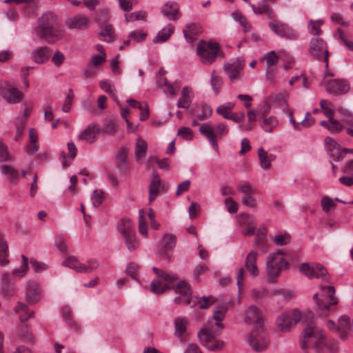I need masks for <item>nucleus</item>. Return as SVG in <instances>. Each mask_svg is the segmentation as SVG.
I'll return each instance as SVG.
<instances>
[{"label": "nucleus", "instance_id": "nucleus-1", "mask_svg": "<svg viewBox=\"0 0 353 353\" xmlns=\"http://www.w3.org/2000/svg\"><path fill=\"white\" fill-rule=\"evenodd\" d=\"M227 310H214L212 317L208 320L206 327L201 328L198 337L203 346L210 350H220L224 346V342L216 341L225 326L221 323L225 316Z\"/></svg>", "mask_w": 353, "mask_h": 353}, {"label": "nucleus", "instance_id": "nucleus-2", "mask_svg": "<svg viewBox=\"0 0 353 353\" xmlns=\"http://www.w3.org/2000/svg\"><path fill=\"white\" fill-rule=\"evenodd\" d=\"M245 323L253 324L249 338V345L252 350L261 352L265 350L269 344V338L264 328V322L261 310H246Z\"/></svg>", "mask_w": 353, "mask_h": 353}, {"label": "nucleus", "instance_id": "nucleus-3", "mask_svg": "<svg viewBox=\"0 0 353 353\" xmlns=\"http://www.w3.org/2000/svg\"><path fill=\"white\" fill-rule=\"evenodd\" d=\"M37 32L49 43L60 40L63 35L57 16L52 12H45L39 18Z\"/></svg>", "mask_w": 353, "mask_h": 353}, {"label": "nucleus", "instance_id": "nucleus-4", "mask_svg": "<svg viewBox=\"0 0 353 353\" xmlns=\"http://www.w3.org/2000/svg\"><path fill=\"white\" fill-rule=\"evenodd\" d=\"M310 317L313 318L312 310H285L276 317V327L281 332H288L300 321L310 322Z\"/></svg>", "mask_w": 353, "mask_h": 353}, {"label": "nucleus", "instance_id": "nucleus-5", "mask_svg": "<svg viewBox=\"0 0 353 353\" xmlns=\"http://www.w3.org/2000/svg\"><path fill=\"white\" fill-rule=\"evenodd\" d=\"M314 319L313 314V318L309 319L311 321L306 323L307 325L301 332L299 343L303 350L312 347L319 352L324 345L325 334L322 329L314 325Z\"/></svg>", "mask_w": 353, "mask_h": 353}, {"label": "nucleus", "instance_id": "nucleus-6", "mask_svg": "<svg viewBox=\"0 0 353 353\" xmlns=\"http://www.w3.org/2000/svg\"><path fill=\"white\" fill-rule=\"evenodd\" d=\"M284 252L279 249L270 254L266 261V271L271 278L279 276L283 268L289 269L290 264L283 258Z\"/></svg>", "mask_w": 353, "mask_h": 353}, {"label": "nucleus", "instance_id": "nucleus-7", "mask_svg": "<svg viewBox=\"0 0 353 353\" xmlns=\"http://www.w3.org/2000/svg\"><path fill=\"white\" fill-rule=\"evenodd\" d=\"M220 52V46L214 41H201L196 47V54L204 64H212Z\"/></svg>", "mask_w": 353, "mask_h": 353}, {"label": "nucleus", "instance_id": "nucleus-8", "mask_svg": "<svg viewBox=\"0 0 353 353\" xmlns=\"http://www.w3.org/2000/svg\"><path fill=\"white\" fill-rule=\"evenodd\" d=\"M173 290L176 293L180 294L179 296L174 298V303H179L181 307H194L193 303L196 296H192V288L186 281H181L178 282L173 286Z\"/></svg>", "mask_w": 353, "mask_h": 353}, {"label": "nucleus", "instance_id": "nucleus-9", "mask_svg": "<svg viewBox=\"0 0 353 353\" xmlns=\"http://www.w3.org/2000/svg\"><path fill=\"white\" fill-rule=\"evenodd\" d=\"M332 77V74L327 72L321 81V85L325 86L326 91L334 95L343 94L347 92L350 90L349 83L344 79H328Z\"/></svg>", "mask_w": 353, "mask_h": 353}, {"label": "nucleus", "instance_id": "nucleus-10", "mask_svg": "<svg viewBox=\"0 0 353 353\" xmlns=\"http://www.w3.org/2000/svg\"><path fill=\"white\" fill-rule=\"evenodd\" d=\"M62 264L79 273H90L99 267V262L95 259H90L87 261L86 263H83L73 256L68 257Z\"/></svg>", "mask_w": 353, "mask_h": 353}, {"label": "nucleus", "instance_id": "nucleus-11", "mask_svg": "<svg viewBox=\"0 0 353 353\" xmlns=\"http://www.w3.org/2000/svg\"><path fill=\"white\" fill-rule=\"evenodd\" d=\"M309 53L314 59H323L325 63V68H328V50L326 43L322 39L313 38L311 39Z\"/></svg>", "mask_w": 353, "mask_h": 353}, {"label": "nucleus", "instance_id": "nucleus-12", "mask_svg": "<svg viewBox=\"0 0 353 353\" xmlns=\"http://www.w3.org/2000/svg\"><path fill=\"white\" fill-rule=\"evenodd\" d=\"M323 299L320 302L318 299V294L313 296L314 300L316 302L319 309H330L331 306L336 305L338 303L335 297V289L333 286H324L321 288Z\"/></svg>", "mask_w": 353, "mask_h": 353}, {"label": "nucleus", "instance_id": "nucleus-13", "mask_svg": "<svg viewBox=\"0 0 353 353\" xmlns=\"http://www.w3.org/2000/svg\"><path fill=\"white\" fill-rule=\"evenodd\" d=\"M245 64L243 57H238L224 64L223 69L231 82L236 81L240 79L241 73Z\"/></svg>", "mask_w": 353, "mask_h": 353}, {"label": "nucleus", "instance_id": "nucleus-14", "mask_svg": "<svg viewBox=\"0 0 353 353\" xmlns=\"http://www.w3.org/2000/svg\"><path fill=\"white\" fill-rule=\"evenodd\" d=\"M301 272L309 279H321L323 281L327 280V271L321 264L303 263L300 267Z\"/></svg>", "mask_w": 353, "mask_h": 353}, {"label": "nucleus", "instance_id": "nucleus-15", "mask_svg": "<svg viewBox=\"0 0 353 353\" xmlns=\"http://www.w3.org/2000/svg\"><path fill=\"white\" fill-rule=\"evenodd\" d=\"M270 28L279 37L288 39L296 38V33L288 24L278 20H273L269 23Z\"/></svg>", "mask_w": 353, "mask_h": 353}, {"label": "nucleus", "instance_id": "nucleus-16", "mask_svg": "<svg viewBox=\"0 0 353 353\" xmlns=\"http://www.w3.org/2000/svg\"><path fill=\"white\" fill-rule=\"evenodd\" d=\"M0 95L10 103H18L23 98V92L10 84L0 85Z\"/></svg>", "mask_w": 353, "mask_h": 353}, {"label": "nucleus", "instance_id": "nucleus-17", "mask_svg": "<svg viewBox=\"0 0 353 353\" xmlns=\"http://www.w3.org/2000/svg\"><path fill=\"white\" fill-rule=\"evenodd\" d=\"M324 142L326 150L333 160L340 161L343 159L341 146L336 139L327 137H325Z\"/></svg>", "mask_w": 353, "mask_h": 353}, {"label": "nucleus", "instance_id": "nucleus-18", "mask_svg": "<svg viewBox=\"0 0 353 353\" xmlns=\"http://www.w3.org/2000/svg\"><path fill=\"white\" fill-rule=\"evenodd\" d=\"M41 293L39 284L34 281H28L26 287V300L30 303H37L41 299Z\"/></svg>", "mask_w": 353, "mask_h": 353}, {"label": "nucleus", "instance_id": "nucleus-19", "mask_svg": "<svg viewBox=\"0 0 353 353\" xmlns=\"http://www.w3.org/2000/svg\"><path fill=\"white\" fill-rule=\"evenodd\" d=\"M259 254L256 250H252L248 253L245 261V266L250 274L254 277L259 275V271L256 265Z\"/></svg>", "mask_w": 353, "mask_h": 353}, {"label": "nucleus", "instance_id": "nucleus-20", "mask_svg": "<svg viewBox=\"0 0 353 353\" xmlns=\"http://www.w3.org/2000/svg\"><path fill=\"white\" fill-rule=\"evenodd\" d=\"M99 135V130L95 125H88L79 135L78 139L89 143H94Z\"/></svg>", "mask_w": 353, "mask_h": 353}, {"label": "nucleus", "instance_id": "nucleus-21", "mask_svg": "<svg viewBox=\"0 0 353 353\" xmlns=\"http://www.w3.org/2000/svg\"><path fill=\"white\" fill-rule=\"evenodd\" d=\"M161 13L169 20L176 21L180 17L179 7L175 2L165 3L161 8Z\"/></svg>", "mask_w": 353, "mask_h": 353}, {"label": "nucleus", "instance_id": "nucleus-22", "mask_svg": "<svg viewBox=\"0 0 353 353\" xmlns=\"http://www.w3.org/2000/svg\"><path fill=\"white\" fill-rule=\"evenodd\" d=\"M161 180L159 175L155 172H152V179L149 184V202L151 203L158 196L161 189Z\"/></svg>", "mask_w": 353, "mask_h": 353}, {"label": "nucleus", "instance_id": "nucleus-23", "mask_svg": "<svg viewBox=\"0 0 353 353\" xmlns=\"http://www.w3.org/2000/svg\"><path fill=\"white\" fill-rule=\"evenodd\" d=\"M202 30L200 25L189 23L186 25L185 29L183 30V33L188 42L193 43L196 40V36L200 34Z\"/></svg>", "mask_w": 353, "mask_h": 353}, {"label": "nucleus", "instance_id": "nucleus-24", "mask_svg": "<svg viewBox=\"0 0 353 353\" xmlns=\"http://www.w3.org/2000/svg\"><path fill=\"white\" fill-rule=\"evenodd\" d=\"M89 19L82 14L76 15L68 21V27L71 29L84 30L88 28Z\"/></svg>", "mask_w": 353, "mask_h": 353}, {"label": "nucleus", "instance_id": "nucleus-25", "mask_svg": "<svg viewBox=\"0 0 353 353\" xmlns=\"http://www.w3.org/2000/svg\"><path fill=\"white\" fill-rule=\"evenodd\" d=\"M193 98V94L192 90L185 86L181 90V97L179 99L177 102V106L179 108L188 109L190 108L192 100Z\"/></svg>", "mask_w": 353, "mask_h": 353}, {"label": "nucleus", "instance_id": "nucleus-26", "mask_svg": "<svg viewBox=\"0 0 353 353\" xmlns=\"http://www.w3.org/2000/svg\"><path fill=\"white\" fill-rule=\"evenodd\" d=\"M258 155L261 168L263 170L270 169L272 162L275 159V155L272 153H269L262 148H259Z\"/></svg>", "mask_w": 353, "mask_h": 353}, {"label": "nucleus", "instance_id": "nucleus-27", "mask_svg": "<svg viewBox=\"0 0 353 353\" xmlns=\"http://www.w3.org/2000/svg\"><path fill=\"white\" fill-rule=\"evenodd\" d=\"M199 132L205 137L215 150H218V143L216 141V134L214 129L208 124H203L199 128Z\"/></svg>", "mask_w": 353, "mask_h": 353}, {"label": "nucleus", "instance_id": "nucleus-28", "mask_svg": "<svg viewBox=\"0 0 353 353\" xmlns=\"http://www.w3.org/2000/svg\"><path fill=\"white\" fill-rule=\"evenodd\" d=\"M174 30V26L171 24L165 26L157 33L156 37L153 39V42L157 43L166 41L173 34Z\"/></svg>", "mask_w": 353, "mask_h": 353}, {"label": "nucleus", "instance_id": "nucleus-29", "mask_svg": "<svg viewBox=\"0 0 353 353\" xmlns=\"http://www.w3.org/2000/svg\"><path fill=\"white\" fill-rule=\"evenodd\" d=\"M33 60L37 63H42L50 57V50L48 47H40L32 53Z\"/></svg>", "mask_w": 353, "mask_h": 353}, {"label": "nucleus", "instance_id": "nucleus-30", "mask_svg": "<svg viewBox=\"0 0 353 353\" xmlns=\"http://www.w3.org/2000/svg\"><path fill=\"white\" fill-rule=\"evenodd\" d=\"M197 303H199V309H207L212 307L216 303L219 304L220 301L213 296H203L200 299L197 296L195 297L193 304L194 305Z\"/></svg>", "mask_w": 353, "mask_h": 353}, {"label": "nucleus", "instance_id": "nucleus-31", "mask_svg": "<svg viewBox=\"0 0 353 353\" xmlns=\"http://www.w3.org/2000/svg\"><path fill=\"white\" fill-rule=\"evenodd\" d=\"M101 31L99 33L100 39L106 42H111L114 40V34L113 27L110 24H105L101 26Z\"/></svg>", "mask_w": 353, "mask_h": 353}, {"label": "nucleus", "instance_id": "nucleus-32", "mask_svg": "<svg viewBox=\"0 0 353 353\" xmlns=\"http://www.w3.org/2000/svg\"><path fill=\"white\" fill-rule=\"evenodd\" d=\"M125 246L130 252L135 250L139 245V242L136 236L134 231L122 236Z\"/></svg>", "mask_w": 353, "mask_h": 353}, {"label": "nucleus", "instance_id": "nucleus-33", "mask_svg": "<svg viewBox=\"0 0 353 353\" xmlns=\"http://www.w3.org/2000/svg\"><path fill=\"white\" fill-rule=\"evenodd\" d=\"M148 149V143L146 141L142 139L141 137H139L137 139V143L135 145L134 154L135 157L137 160L141 159L144 157L146 154V151Z\"/></svg>", "mask_w": 353, "mask_h": 353}, {"label": "nucleus", "instance_id": "nucleus-34", "mask_svg": "<svg viewBox=\"0 0 353 353\" xmlns=\"http://www.w3.org/2000/svg\"><path fill=\"white\" fill-rule=\"evenodd\" d=\"M117 229L122 236L134 232L131 220L126 218L119 220Z\"/></svg>", "mask_w": 353, "mask_h": 353}, {"label": "nucleus", "instance_id": "nucleus-35", "mask_svg": "<svg viewBox=\"0 0 353 353\" xmlns=\"http://www.w3.org/2000/svg\"><path fill=\"white\" fill-rule=\"evenodd\" d=\"M254 12L257 14H265L268 17H272L274 16L273 11L272 8L269 7L268 3L265 0H263L258 6H256L253 4H250Z\"/></svg>", "mask_w": 353, "mask_h": 353}, {"label": "nucleus", "instance_id": "nucleus-36", "mask_svg": "<svg viewBox=\"0 0 353 353\" xmlns=\"http://www.w3.org/2000/svg\"><path fill=\"white\" fill-rule=\"evenodd\" d=\"M288 97V94L286 92H280L278 94H275L272 95L270 97V101L276 104V105L285 108L288 107V103L287 102V99Z\"/></svg>", "mask_w": 353, "mask_h": 353}, {"label": "nucleus", "instance_id": "nucleus-37", "mask_svg": "<svg viewBox=\"0 0 353 353\" xmlns=\"http://www.w3.org/2000/svg\"><path fill=\"white\" fill-rule=\"evenodd\" d=\"M172 283H168L166 281L162 282L159 279H156L152 281L150 284L151 291L156 294H161L169 288V285Z\"/></svg>", "mask_w": 353, "mask_h": 353}, {"label": "nucleus", "instance_id": "nucleus-38", "mask_svg": "<svg viewBox=\"0 0 353 353\" xmlns=\"http://www.w3.org/2000/svg\"><path fill=\"white\" fill-rule=\"evenodd\" d=\"M235 104L232 102H226L219 107L216 111L217 114L221 115L224 119H228L230 115L232 113Z\"/></svg>", "mask_w": 353, "mask_h": 353}, {"label": "nucleus", "instance_id": "nucleus-39", "mask_svg": "<svg viewBox=\"0 0 353 353\" xmlns=\"http://www.w3.org/2000/svg\"><path fill=\"white\" fill-rule=\"evenodd\" d=\"M261 128L267 132H271L278 124L276 117L271 116L268 118L262 117Z\"/></svg>", "mask_w": 353, "mask_h": 353}, {"label": "nucleus", "instance_id": "nucleus-40", "mask_svg": "<svg viewBox=\"0 0 353 353\" xmlns=\"http://www.w3.org/2000/svg\"><path fill=\"white\" fill-rule=\"evenodd\" d=\"M153 270L157 274L159 279H161L163 281L168 283H173L178 279L177 275L172 272H165L155 267L153 268Z\"/></svg>", "mask_w": 353, "mask_h": 353}, {"label": "nucleus", "instance_id": "nucleus-41", "mask_svg": "<svg viewBox=\"0 0 353 353\" xmlns=\"http://www.w3.org/2000/svg\"><path fill=\"white\" fill-rule=\"evenodd\" d=\"M324 21L322 19L316 21L310 20L308 21V31L313 35H321L323 32L320 27L323 24Z\"/></svg>", "mask_w": 353, "mask_h": 353}, {"label": "nucleus", "instance_id": "nucleus-42", "mask_svg": "<svg viewBox=\"0 0 353 353\" xmlns=\"http://www.w3.org/2000/svg\"><path fill=\"white\" fill-rule=\"evenodd\" d=\"M188 321L185 318L178 317L174 321L175 325V335L180 337L183 333L186 330Z\"/></svg>", "mask_w": 353, "mask_h": 353}, {"label": "nucleus", "instance_id": "nucleus-43", "mask_svg": "<svg viewBox=\"0 0 353 353\" xmlns=\"http://www.w3.org/2000/svg\"><path fill=\"white\" fill-rule=\"evenodd\" d=\"M162 243L164 246V252L166 253L168 251L171 250L176 245V236L172 234H165Z\"/></svg>", "mask_w": 353, "mask_h": 353}, {"label": "nucleus", "instance_id": "nucleus-44", "mask_svg": "<svg viewBox=\"0 0 353 353\" xmlns=\"http://www.w3.org/2000/svg\"><path fill=\"white\" fill-rule=\"evenodd\" d=\"M22 262L19 268L13 270L12 274L19 276L20 278L23 277L28 270V259L24 255L21 256Z\"/></svg>", "mask_w": 353, "mask_h": 353}, {"label": "nucleus", "instance_id": "nucleus-45", "mask_svg": "<svg viewBox=\"0 0 353 353\" xmlns=\"http://www.w3.org/2000/svg\"><path fill=\"white\" fill-rule=\"evenodd\" d=\"M145 213L143 210L139 211V232L141 236L148 237V226L144 221Z\"/></svg>", "mask_w": 353, "mask_h": 353}, {"label": "nucleus", "instance_id": "nucleus-46", "mask_svg": "<svg viewBox=\"0 0 353 353\" xmlns=\"http://www.w3.org/2000/svg\"><path fill=\"white\" fill-rule=\"evenodd\" d=\"M210 85L213 91L216 94H218L221 90L222 79L219 75L216 74V72L214 70H213L211 73Z\"/></svg>", "mask_w": 353, "mask_h": 353}, {"label": "nucleus", "instance_id": "nucleus-47", "mask_svg": "<svg viewBox=\"0 0 353 353\" xmlns=\"http://www.w3.org/2000/svg\"><path fill=\"white\" fill-rule=\"evenodd\" d=\"M146 16V12L144 11L133 12L125 14V20L127 22H131L137 20L145 21Z\"/></svg>", "mask_w": 353, "mask_h": 353}, {"label": "nucleus", "instance_id": "nucleus-48", "mask_svg": "<svg viewBox=\"0 0 353 353\" xmlns=\"http://www.w3.org/2000/svg\"><path fill=\"white\" fill-rule=\"evenodd\" d=\"M1 172L3 174L8 176L11 180L17 179L19 177L18 171L8 165H2L1 167Z\"/></svg>", "mask_w": 353, "mask_h": 353}, {"label": "nucleus", "instance_id": "nucleus-49", "mask_svg": "<svg viewBox=\"0 0 353 353\" xmlns=\"http://www.w3.org/2000/svg\"><path fill=\"white\" fill-rule=\"evenodd\" d=\"M12 155L8 152L7 146L0 139V162H10L12 160Z\"/></svg>", "mask_w": 353, "mask_h": 353}, {"label": "nucleus", "instance_id": "nucleus-50", "mask_svg": "<svg viewBox=\"0 0 353 353\" xmlns=\"http://www.w3.org/2000/svg\"><path fill=\"white\" fill-rule=\"evenodd\" d=\"M339 323L345 330L353 332V318L351 319L347 316L342 315L339 318Z\"/></svg>", "mask_w": 353, "mask_h": 353}, {"label": "nucleus", "instance_id": "nucleus-51", "mask_svg": "<svg viewBox=\"0 0 353 353\" xmlns=\"http://www.w3.org/2000/svg\"><path fill=\"white\" fill-rule=\"evenodd\" d=\"M273 241L277 245H285L290 242V235L287 232L279 234L274 236Z\"/></svg>", "mask_w": 353, "mask_h": 353}, {"label": "nucleus", "instance_id": "nucleus-52", "mask_svg": "<svg viewBox=\"0 0 353 353\" xmlns=\"http://www.w3.org/2000/svg\"><path fill=\"white\" fill-rule=\"evenodd\" d=\"M329 121H330V124H329L328 130L331 133H334V134L339 133L344 129L343 125L338 120H336L335 119H332Z\"/></svg>", "mask_w": 353, "mask_h": 353}, {"label": "nucleus", "instance_id": "nucleus-53", "mask_svg": "<svg viewBox=\"0 0 353 353\" xmlns=\"http://www.w3.org/2000/svg\"><path fill=\"white\" fill-rule=\"evenodd\" d=\"M237 190L240 192L244 194V195L248 194H255L256 193V190L254 189L251 186L250 183L248 181H243V182H241L239 184H238Z\"/></svg>", "mask_w": 353, "mask_h": 353}, {"label": "nucleus", "instance_id": "nucleus-54", "mask_svg": "<svg viewBox=\"0 0 353 353\" xmlns=\"http://www.w3.org/2000/svg\"><path fill=\"white\" fill-rule=\"evenodd\" d=\"M264 60L266 61L268 68H270L274 65L279 61V57L276 55L274 50L267 53L264 57Z\"/></svg>", "mask_w": 353, "mask_h": 353}, {"label": "nucleus", "instance_id": "nucleus-55", "mask_svg": "<svg viewBox=\"0 0 353 353\" xmlns=\"http://www.w3.org/2000/svg\"><path fill=\"white\" fill-rule=\"evenodd\" d=\"M212 113V110L208 105H202L201 107V112L197 114V119L202 121L209 118Z\"/></svg>", "mask_w": 353, "mask_h": 353}, {"label": "nucleus", "instance_id": "nucleus-56", "mask_svg": "<svg viewBox=\"0 0 353 353\" xmlns=\"http://www.w3.org/2000/svg\"><path fill=\"white\" fill-rule=\"evenodd\" d=\"M100 88L104 90L105 92L111 94L112 96L114 95L115 88L112 83L108 80H102L99 82Z\"/></svg>", "mask_w": 353, "mask_h": 353}, {"label": "nucleus", "instance_id": "nucleus-57", "mask_svg": "<svg viewBox=\"0 0 353 353\" xmlns=\"http://www.w3.org/2000/svg\"><path fill=\"white\" fill-rule=\"evenodd\" d=\"M103 192L101 190H96L91 196L92 204L94 207H99L103 202Z\"/></svg>", "mask_w": 353, "mask_h": 353}, {"label": "nucleus", "instance_id": "nucleus-58", "mask_svg": "<svg viewBox=\"0 0 353 353\" xmlns=\"http://www.w3.org/2000/svg\"><path fill=\"white\" fill-rule=\"evenodd\" d=\"M321 207L325 212L328 213L331 208H335V203L332 199L325 196L322 198Z\"/></svg>", "mask_w": 353, "mask_h": 353}, {"label": "nucleus", "instance_id": "nucleus-59", "mask_svg": "<svg viewBox=\"0 0 353 353\" xmlns=\"http://www.w3.org/2000/svg\"><path fill=\"white\" fill-rule=\"evenodd\" d=\"M139 269V266L137 263L131 262L127 266L126 272L128 276L132 277L133 279L137 280Z\"/></svg>", "mask_w": 353, "mask_h": 353}, {"label": "nucleus", "instance_id": "nucleus-60", "mask_svg": "<svg viewBox=\"0 0 353 353\" xmlns=\"http://www.w3.org/2000/svg\"><path fill=\"white\" fill-rule=\"evenodd\" d=\"M74 97V94L73 91L70 90L62 106V110L64 112H68L70 111Z\"/></svg>", "mask_w": 353, "mask_h": 353}, {"label": "nucleus", "instance_id": "nucleus-61", "mask_svg": "<svg viewBox=\"0 0 353 353\" xmlns=\"http://www.w3.org/2000/svg\"><path fill=\"white\" fill-rule=\"evenodd\" d=\"M54 245L59 252L62 253L67 252L68 245L65 240L62 236H59L55 238Z\"/></svg>", "mask_w": 353, "mask_h": 353}, {"label": "nucleus", "instance_id": "nucleus-62", "mask_svg": "<svg viewBox=\"0 0 353 353\" xmlns=\"http://www.w3.org/2000/svg\"><path fill=\"white\" fill-rule=\"evenodd\" d=\"M253 194H245L242 198V203L250 208H254L257 205L256 199L252 196Z\"/></svg>", "mask_w": 353, "mask_h": 353}, {"label": "nucleus", "instance_id": "nucleus-63", "mask_svg": "<svg viewBox=\"0 0 353 353\" xmlns=\"http://www.w3.org/2000/svg\"><path fill=\"white\" fill-rule=\"evenodd\" d=\"M225 205L229 213H236L238 210L237 203L230 197L225 199Z\"/></svg>", "mask_w": 353, "mask_h": 353}, {"label": "nucleus", "instance_id": "nucleus-64", "mask_svg": "<svg viewBox=\"0 0 353 353\" xmlns=\"http://www.w3.org/2000/svg\"><path fill=\"white\" fill-rule=\"evenodd\" d=\"M178 135H180L183 137V139L185 140H191L193 137L192 130L187 127H183L179 129Z\"/></svg>", "mask_w": 353, "mask_h": 353}]
</instances>
